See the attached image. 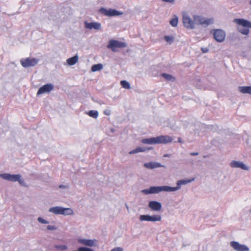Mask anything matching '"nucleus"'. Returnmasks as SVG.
Here are the masks:
<instances>
[{
    "mask_svg": "<svg viewBox=\"0 0 251 251\" xmlns=\"http://www.w3.org/2000/svg\"><path fill=\"white\" fill-rule=\"evenodd\" d=\"M173 138L168 135H160L155 137L142 139V143L145 144H167L172 142Z\"/></svg>",
    "mask_w": 251,
    "mask_h": 251,
    "instance_id": "obj_1",
    "label": "nucleus"
},
{
    "mask_svg": "<svg viewBox=\"0 0 251 251\" xmlns=\"http://www.w3.org/2000/svg\"><path fill=\"white\" fill-rule=\"evenodd\" d=\"M234 22L245 27L244 28H238V30L241 34L245 35L249 34L250 31L248 28H251V22L244 19H235Z\"/></svg>",
    "mask_w": 251,
    "mask_h": 251,
    "instance_id": "obj_2",
    "label": "nucleus"
},
{
    "mask_svg": "<svg viewBox=\"0 0 251 251\" xmlns=\"http://www.w3.org/2000/svg\"><path fill=\"white\" fill-rule=\"evenodd\" d=\"M162 191L171 192L170 186H151L149 189L142 190V193L148 195L150 194H157Z\"/></svg>",
    "mask_w": 251,
    "mask_h": 251,
    "instance_id": "obj_3",
    "label": "nucleus"
},
{
    "mask_svg": "<svg viewBox=\"0 0 251 251\" xmlns=\"http://www.w3.org/2000/svg\"><path fill=\"white\" fill-rule=\"evenodd\" d=\"M194 20L195 21V24L201 25L205 27L214 23L213 18L206 19L198 15L194 16Z\"/></svg>",
    "mask_w": 251,
    "mask_h": 251,
    "instance_id": "obj_4",
    "label": "nucleus"
},
{
    "mask_svg": "<svg viewBox=\"0 0 251 251\" xmlns=\"http://www.w3.org/2000/svg\"><path fill=\"white\" fill-rule=\"evenodd\" d=\"M126 46L125 43L115 40H111L109 42L107 48L111 50L113 52H116L117 49L124 48Z\"/></svg>",
    "mask_w": 251,
    "mask_h": 251,
    "instance_id": "obj_5",
    "label": "nucleus"
},
{
    "mask_svg": "<svg viewBox=\"0 0 251 251\" xmlns=\"http://www.w3.org/2000/svg\"><path fill=\"white\" fill-rule=\"evenodd\" d=\"M39 60L35 58L27 57L20 60L21 65L24 68L34 66L38 62Z\"/></svg>",
    "mask_w": 251,
    "mask_h": 251,
    "instance_id": "obj_6",
    "label": "nucleus"
},
{
    "mask_svg": "<svg viewBox=\"0 0 251 251\" xmlns=\"http://www.w3.org/2000/svg\"><path fill=\"white\" fill-rule=\"evenodd\" d=\"M211 33H212L214 39L218 42H222L225 39L226 33L222 29H213L211 31Z\"/></svg>",
    "mask_w": 251,
    "mask_h": 251,
    "instance_id": "obj_7",
    "label": "nucleus"
},
{
    "mask_svg": "<svg viewBox=\"0 0 251 251\" xmlns=\"http://www.w3.org/2000/svg\"><path fill=\"white\" fill-rule=\"evenodd\" d=\"M0 176L3 179H6L8 181H18L20 184H22V180H21V175H10L9 174H1Z\"/></svg>",
    "mask_w": 251,
    "mask_h": 251,
    "instance_id": "obj_8",
    "label": "nucleus"
},
{
    "mask_svg": "<svg viewBox=\"0 0 251 251\" xmlns=\"http://www.w3.org/2000/svg\"><path fill=\"white\" fill-rule=\"evenodd\" d=\"M162 217L159 214H155L152 215H142V221L156 222L161 221Z\"/></svg>",
    "mask_w": 251,
    "mask_h": 251,
    "instance_id": "obj_9",
    "label": "nucleus"
},
{
    "mask_svg": "<svg viewBox=\"0 0 251 251\" xmlns=\"http://www.w3.org/2000/svg\"><path fill=\"white\" fill-rule=\"evenodd\" d=\"M230 244L231 247L236 251H249L250 250L248 246L241 244L236 241H231Z\"/></svg>",
    "mask_w": 251,
    "mask_h": 251,
    "instance_id": "obj_10",
    "label": "nucleus"
},
{
    "mask_svg": "<svg viewBox=\"0 0 251 251\" xmlns=\"http://www.w3.org/2000/svg\"><path fill=\"white\" fill-rule=\"evenodd\" d=\"M183 23L187 28L193 29L195 27V21H193L187 15H183Z\"/></svg>",
    "mask_w": 251,
    "mask_h": 251,
    "instance_id": "obj_11",
    "label": "nucleus"
},
{
    "mask_svg": "<svg viewBox=\"0 0 251 251\" xmlns=\"http://www.w3.org/2000/svg\"><path fill=\"white\" fill-rule=\"evenodd\" d=\"M195 180V178H192L191 179H181L179 180L176 182V187H171L170 189L171 192L176 191L180 189L181 186L182 185H186L189 183H190L193 181Z\"/></svg>",
    "mask_w": 251,
    "mask_h": 251,
    "instance_id": "obj_12",
    "label": "nucleus"
},
{
    "mask_svg": "<svg viewBox=\"0 0 251 251\" xmlns=\"http://www.w3.org/2000/svg\"><path fill=\"white\" fill-rule=\"evenodd\" d=\"M53 89V85L51 83H48L41 87L37 93V95H40L45 93H49Z\"/></svg>",
    "mask_w": 251,
    "mask_h": 251,
    "instance_id": "obj_13",
    "label": "nucleus"
},
{
    "mask_svg": "<svg viewBox=\"0 0 251 251\" xmlns=\"http://www.w3.org/2000/svg\"><path fill=\"white\" fill-rule=\"evenodd\" d=\"M148 206L152 211H159L162 208L161 203L155 201H150L149 203Z\"/></svg>",
    "mask_w": 251,
    "mask_h": 251,
    "instance_id": "obj_14",
    "label": "nucleus"
},
{
    "mask_svg": "<svg viewBox=\"0 0 251 251\" xmlns=\"http://www.w3.org/2000/svg\"><path fill=\"white\" fill-rule=\"evenodd\" d=\"M230 166L232 168H241L243 170H249V168L242 162L238 161H232L230 163Z\"/></svg>",
    "mask_w": 251,
    "mask_h": 251,
    "instance_id": "obj_15",
    "label": "nucleus"
},
{
    "mask_svg": "<svg viewBox=\"0 0 251 251\" xmlns=\"http://www.w3.org/2000/svg\"><path fill=\"white\" fill-rule=\"evenodd\" d=\"M100 11L105 15L108 16H113L120 15V13L115 9H109L107 10L104 8H101L100 9Z\"/></svg>",
    "mask_w": 251,
    "mask_h": 251,
    "instance_id": "obj_16",
    "label": "nucleus"
},
{
    "mask_svg": "<svg viewBox=\"0 0 251 251\" xmlns=\"http://www.w3.org/2000/svg\"><path fill=\"white\" fill-rule=\"evenodd\" d=\"M144 166L146 168H147L148 169H153L159 168V167H164L165 168V166L159 163L156 162H150L148 163H146L144 164Z\"/></svg>",
    "mask_w": 251,
    "mask_h": 251,
    "instance_id": "obj_17",
    "label": "nucleus"
},
{
    "mask_svg": "<svg viewBox=\"0 0 251 251\" xmlns=\"http://www.w3.org/2000/svg\"><path fill=\"white\" fill-rule=\"evenodd\" d=\"M78 241L82 245L90 247L94 246L95 243V240L84 239H79Z\"/></svg>",
    "mask_w": 251,
    "mask_h": 251,
    "instance_id": "obj_18",
    "label": "nucleus"
},
{
    "mask_svg": "<svg viewBox=\"0 0 251 251\" xmlns=\"http://www.w3.org/2000/svg\"><path fill=\"white\" fill-rule=\"evenodd\" d=\"M85 27L87 28L99 29L100 27V24L97 23H85Z\"/></svg>",
    "mask_w": 251,
    "mask_h": 251,
    "instance_id": "obj_19",
    "label": "nucleus"
},
{
    "mask_svg": "<svg viewBox=\"0 0 251 251\" xmlns=\"http://www.w3.org/2000/svg\"><path fill=\"white\" fill-rule=\"evenodd\" d=\"M239 91L243 94H249L251 95V86H240Z\"/></svg>",
    "mask_w": 251,
    "mask_h": 251,
    "instance_id": "obj_20",
    "label": "nucleus"
},
{
    "mask_svg": "<svg viewBox=\"0 0 251 251\" xmlns=\"http://www.w3.org/2000/svg\"><path fill=\"white\" fill-rule=\"evenodd\" d=\"M63 210V207L56 206L51 207L49 209V211L52 212L55 214H62V212Z\"/></svg>",
    "mask_w": 251,
    "mask_h": 251,
    "instance_id": "obj_21",
    "label": "nucleus"
},
{
    "mask_svg": "<svg viewBox=\"0 0 251 251\" xmlns=\"http://www.w3.org/2000/svg\"><path fill=\"white\" fill-rule=\"evenodd\" d=\"M78 61V57L75 56L74 57L68 58L67 62L69 65H73Z\"/></svg>",
    "mask_w": 251,
    "mask_h": 251,
    "instance_id": "obj_22",
    "label": "nucleus"
},
{
    "mask_svg": "<svg viewBox=\"0 0 251 251\" xmlns=\"http://www.w3.org/2000/svg\"><path fill=\"white\" fill-rule=\"evenodd\" d=\"M161 76L168 81H174L176 80L173 75L163 73L161 74Z\"/></svg>",
    "mask_w": 251,
    "mask_h": 251,
    "instance_id": "obj_23",
    "label": "nucleus"
},
{
    "mask_svg": "<svg viewBox=\"0 0 251 251\" xmlns=\"http://www.w3.org/2000/svg\"><path fill=\"white\" fill-rule=\"evenodd\" d=\"M170 25L173 27H176L178 24V17L176 15H174L173 18L170 21Z\"/></svg>",
    "mask_w": 251,
    "mask_h": 251,
    "instance_id": "obj_24",
    "label": "nucleus"
},
{
    "mask_svg": "<svg viewBox=\"0 0 251 251\" xmlns=\"http://www.w3.org/2000/svg\"><path fill=\"white\" fill-rule=\"evenodd\" d=\"M62 214L64 215H71L73 214V211L70 208H63Z\"/></svg>",
    "mask_w": 251,
    "mask_h": 251,
    "instance_id": "obj_25",
    "label": "nucleus"
},
{
    "mask_svg": "<svg viewBox=\"0 0 251 251\" xmlns=\"http://www.w3.org/2000/svg\"><path fill=\"white\" fill-rule=\"evenodd\" d=\"M102 67L103 65L100 63L95 64L92 66L91 70L92 72L98 71L102 69Z\"/></svg>",
    "mask_w": 251,
    "mask_h": 251,
    "instance_id": "obj_26",
    "label": "nucleus"
},
{
    "mask_svg": "<svg viewBox=\"0 0 251 251\" xmlns=\"http://www.w3.org/2000/svg\"><path fill=\"white\" fill-rule=\"evenodd\" d=\"M120 84H121L122 87L125 89H129L130 88V86L129 83L126 80L121 81Z\"/></svg>",
    "mask_w": 251,
    "mask_h": 251,
    "instance_id": "obj_27",
    "label": "nucleus"
},
{
    "mask_svg": "<svg viewBox=\"0 0 251 251\" xmlns=\"http://www.w3.org/2000/svg\"><path fill=\"white\" fill-rule=\"evenodd\" d=\"M87 114L89 116L94 118H97L99 115L98 111L95 110H90Z\"/></svg>",
    "mask_w": 251,
    "mask_h": 251,
    "instance_id": "obj_28",
    "label": "nucleus"
},
{
    "mask_svg": "<svg viewBox=\"0 0 251 251\" xmlns=\"http://www.w3.org/2000/svg\"><path fill=\"white\" fill-rule=\"evenodd\" d=\"M164 38L165 40L170 44H171L174 41V37L172 35L165 36Z\"/></svg>",
    "mask_w": 251,
    "mask_h": 251,
    "instance_id": "obj_29",
    "label": "nucleus"
},
{
    "mask_svg": "<svg viewBox=\"0 0 251 251\" xmlns=\"http://www.w3.org/2000/svg\"><path fill=\"white\" fill-rule=\"evenodd\" d=\"M55 248L59 251H64L67 249V247L66 245H55Z\"/></svg>",
    "mask_w": 251,
    "mask_h": 251,
    "instance_id": "obj_30",
    "label": "nucleus"
},
{
    "mask_svg": "<svg viewBox=\"0 0 251 251\" xmlns=\"http://www.w3.org/2000/svg\"><path fill=\"white\" fill-rule=\"evenodd\" d=\"M140 152H141V147H139L137 148L136 149L131 151L129 152V153L131 154L138 153Z\"/></svg>",
    "mask_w": 251,
    "mask_h": 251,
    "instance_id": "obj_31",
    "label": "nucleus"
},
{
    "mask_svg": "<svg viewBox=\"0 0 251 251\" xmlns=\"http://www.w3.org/2000/svg\"><path fill=\"white\" fill-rule=\"evenodd\" d=\"M38 220L39 222H40L41 223H42V224L48 223V222H47V221H46L45 220L43 219V218H42L41 217H39L38 219Z\"/></svg>",
    "mask_w": 251,
    "mask_h": 251,
    "instance_id": "obj_32",
    "label": "nucleus"
},
{
    "mask_svg": "<svg viewBox=\"0 0 251 251\" xmlns=\"http://www.w3.org/2000/svg\"><path fill=\"white\" fill-rule=\"evenodd\" d=\"M47 228L49 230H54V229H56V227H55V226H47Z\"/></svg>",
    "mask_w": 251,
    "mask_h": 251,
    "instance_id": "obj_33",
    "label": "nucleus"
},
{
    "mask_svg": "<svg viewBox=\"0 0 251 251\" xmlns=\"http://www.w3.org/2000/svg\"><path fill=\"white\" fill-rule=\"evenodd\" d=\"M198 154H199V153L197 152H194L190 153V155L192 156H196V155H198Z\"/></svg>",
    "mask_w": 251,
    "mask_h": 251,
    "instance_id": "obj_34",
    "label": "nucleus"
},
{
    "mask_svg": "<svg viewBox=\"0 0 251 251\" xmlns=\"http://www.w3.org/2000/svg\"><path fill=\"white\" fill-rule=\"evenodd\" d=\"M201 50H202V52H204V53L207 52L208 51V50L207 49H206V48L205 49L202 48Z\"/></svg>",
    "mask_w": 251,
    "mask_h": 251,
    "instance_id": "obj_35",
    "label": "nucleus"
},
{
    "mask_svg": "<svg viewBox=\"0 0 251 251\" xmlns=\"http://www.w3.org/2000/svg\"><path fill=\"white\" fill-rule=\"evenodd\" d=\"M178 142L180 143H182L183 142L180 137L178 138Z\"/></svg>",
    "mask_w": 251,
    "mask_h": 251,
    "instance_id": "obj_36",
    "label": "nucleus"
},
{
    "mask_svg": "<svg viewBox=\"0 0 251 251\" xmlns=\"http://www.w3.org/2000/svg\"><path fill=\"white\" fill-rule=\"evenodd\" d=\"M170 155L169 154H166L165 155H164V157H170Z\"/></svg>",
    "mask_w": 251,
    "mask_h": 251,
    "instance_id": "obj_37",
    "label": "nucleus"
},
{
    "mask_svg": "<svg viewBox=\"0 0 251 251\" xmlns=\"http://www.w3.org/2000/svg\"><path fill=\"white\" fill-rule=\"evenodd\" d=\"M59 187L60 188H65L66 187L65 186H64V185H60L59 186Z\"/></svg>",
    "mask_w": 251,
    "mask_h": 251,
    "instance_id": "obj_38",
    "label": "nucleus"
},
{
    "mask_svg": "<svg viewBox=\"0 0 251 251\" xmlns=\"http://www.w3.org/2000/svg\"><path fill=\"white\" fill-rule=\"evenodd\" d=\"M142 152H143V151H146V149H145L144 148L142 147Z\"/></svg>",
    "mask_w": 251,
    "mask_h": 251,
    "instance_id": "obj_39",
    "label": "nucleus"
},
{
    "mask_svg": "<svg viewBox=\"0 0 251 251\" xmlns=\"http://www.w3.org/2000/svg\"><path fill=\"white\" fill-rule=\"evenodd\" d=\"M139 219H140V220H141V215H140V216H139Z\"/></svg>",
    "mask_w": 251,
    "mask_h": 251,
    "instance_id": "obj_40",
    "label": "nucleus"
},
{
    "mask_svg": "<svg viewBox=\"0 0 251 251\" xmlns=\"http://www.w3.org/2000/svg\"><path fill=\"white\" fill-rule=\"evenodd\" d=\"M250 5H251V0L249 2Z\"/></svg>",
    "mask_w": 251,
    "mask_h": 251,
    "instance_id": "obj_41",
    "label": "nucleus"
}]
</instances>
